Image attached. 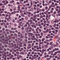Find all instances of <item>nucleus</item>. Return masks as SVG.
Masks as SVG:
<instances>
[{
  "label": "nucleus",
  "instance_id": "nucleus-43",
  "mask_svg": "<svg viewBox=\"0 0 60 60\" xmlns=\"http://www.w3.org/2000/svg\"><path fill=\"white\" fill-rule=\"evenodd\" d=\"M57 16H60V14H57L56 15Z\"/></svg>",
  "mask_w": 60,
  "mask_h": 60
},
{
  "label": "nucleus",
  "instance_id": "nucleus-64",
  "mask_svg": "<svg viewBox=\"0 0 60 60\" xmlns=\"http://www.w3.org/2000/svg\"><path fill=\"white\" fill-rule=\"evenodd\" d=\"M6 4H8L9 2L8 1H6Z\"/></svg>",
  "mask_w": 60,
  "mask_h": 60
},
{
  "label": "nucleus",
  "instance_id": "nucleus-54",
  "mask_svg": "<svg viewBox=\"0 0 60 60\" xmlns=\"http://www.w3.org/2000/svg\"><path fill=\"white\" fill-rule=\"evenodd\" d=\"M25 9V8L24 7H22V10H24Z\"/></svg>",
  "mask_w": 60,
  "mask_h": 60
},
{
  "label": "nucleus",
  "instance_id": "nucleus-17",
  "mask_svg": "<svg viewBox=\"0 0 60 60\" xmlns=\"http://www.w3.org/2000/svg\"><path fill=\"white\" fill-rule=\"evenodd\" d=\"M48 16L49 15L48 14H46V18H48Z\"/></svg>",
  "mask_w": 60,
  "mask_h": 60
},
{
  "label": "nucleus",
  "instance_id": "nucleus-18",
  "mask_svg": "<svg viewBox=\"0 0 60 60\" xmlns=\"http://www.w3.org/2000/svg\"><path fill=\"white\" fill-rule=\"evenodd\" d=\"M49 29H46V31L48 33V32H49Z\"/></svg>",
  "mask_w": 60,
  "mask_h": 60
},
{
  "label": "nucleus",
  "instance_id": "nucleus-33",
  "mask_svg": "<svg viewBox=\"0 0 60 60\" xmlns=\"http://www.w3.org/2000/svg\"><path fill=\"white\" fill-rule=\"evenodd\" d=\"M34 7H36V6H37L35 4H34Z\"/></svg>",
  "mask_w": 60,
  "mask_h": 60
},
{
  "label": "nucleus",
  "instance_id": "nucleus-55",
  "mask_svg": "<svg viewBox=\"0 0 60 60\" xmlns=\"http://www.w3.org/2000/svg\"><path fill=\"white\" fill-rule=\"evenodd\" d=\"M36 26H38V23H36Z\"/></svg>",
  "mask_w": 60,
  "mask_h": 60
},
{
  "label": "nucleus",
  "instance_id": "nucleus-22",
  "mask_svg": "<svg viewBox=\"0 0 60 60\" xmlns=\"http://www.w3.org/2000/svg\"><path fill=\"white\" fill-rule=\"evenodd\" d=\"M34 14H36V13H37V12L36 11L34 12Z\"/></svg>",
  "mask_w": 60,
  "mask_h": 60
},
{
  "label": "nucleus",
  "instance_id": "nucleus-37",
  "mask_svg": "<svg viewBox=\"0 0 60 60\" xmlns=\"http://www.w3.org/2000/svg\"><path fill=\"white\" fill-rule=\"evenodd\" d=\"M39 30L40 32H41V29H39Z\"/></svg>",
  "mask_w": 60,
  "mask_h": 60
},
{
  "label": "nucleus",
  "instance_id": "nucleus-48",
  "mask_svg": "<svg viewBox=\"0 0 60 60\" xmlns=\"http://www.w3.org/2000/svg\"><path fill=\"white\" fill-rule=\"evenodd\" d=\"M44 24V23H43V22H42L41 23V25H42V26H43Z\"/></svg>",
  "mask_w": 60,
  "mask_h": 60
},
{
  "label": "nucleus",
  "instance_id": "nucleus-52",
  "mask_svg": "<svg viewBox=\"0 0 60 60\" xmlns=\"http://www.w3.org/2000/svg\"><path fill=\"white\" fill-rule=\"evenodd\" d=\"M46 38V39H48L49 38V37H48V36H46L45 37Z\"/></svg>",
  "mask_w": 60,
  "mask_h": 60
},
{
  "label": "nucleus",
  "instance_id": "nucleus-39",
  "mask_svg": "<svg viewBox=\"0 0 60 60\" xmlns=\"http://www.w3.org/2000/svg\"><path fill=\"white\" fill-rule=\"evenodd\" d=\"M3 5V4H2V3H0V6H2Z\"/></svg>",
  "mask_w": 60,
  "mask_h": 60
},
{
  "label": "nucleus",
  "instance_id": "nucleus-61",
  "mask_svg": "<svg viewBox=\"0 0 60 60\" xmlns=\"http://www.w3.org/2000/svg\"><path fill=\"white\" fill-rule=\"evenodd\" d=\"M40 22H43V20H42V19L41 20Z\"/></svg>",
  "mask_w": 60,
  "mask_h": 60
},
{
  "label": "nucleus",
  "instance_id": "nucleus-27",
  "mask_svg": "<svg viewBox=\"0 0 60 60\" xmlns=\"http://www.w3.org/2000/svg\"><path fill=\"white\" fill-rule=\"evenodd\" d=\"M58 38V36H57L56 37L55 39H57V38Z\"/></svg>",
  "mask_w": 60,
  "mask_h": 60
},
{
  "label": "nucleus",
  "instance_id": "nucleus-11",
  "mask_svg": "<svg viewBox=\"0 0 60 60\" xmlns=\"http://www.w3.org/2000/svg\"><path fill=\"white\" fill-rule=\"evenodd\" d=\"M40 34L41 36H43V33L42 32H41L40 33Z\"/></svg>",
  "mask_w": 60,
  "mask_h": 60
},
{
  "label": "nucleus",
  "instance_id": "nucleus-19",
  "mask_svg": "<svg viewBox=\"0 0 60 60\" xmlns=\"http://www.w3.org/2000/svg\"><path fill=\"white\" fill-rule=\"evenodd\" d=\"M16 22V21H15V20L13 19V23H15Z\"/></svg>",
  "mask_w": 60,
  "mask_h": 60
},
{
  "label": "nucleus",
  "instance_id": "nucleus-31",
  "mask_svg": "<svg viewBox=\"0 0 60 60\" xmlns=\"http://www.w3.org/2000/svg\"><path fill=\"white\" fill-rule=\"evenodd\" d=\"M4 51H7V49H6L4 48Z\"/></svg>",
  "mask_w": 60,
  "mask_h": 60
},
{
  "label": "nucleus",
  "instance_id": "nucleus-14",
  "mask_svg": "<svg viewBox=\"0 0 60 60\" xmlns=\"http://www.w3.org/2000/svg\"><path fill=\"white\" fill-rule=\"evenodd\" d=\"M25 19H26V20H28V17H26L25 18Z\"/></svg>",
  "mask_w": 60,
  "mask_h": 60
},
{
  "label": "nucleus",
  "instance_id": "nucleus-41",
  "mask_svg": "<svg viewBox=\"0 0 60 60\" xmlns=\"http://www.w3.org/2000/svg\"><path fill=\"white\" fill-rule=\"evenodd\" d=\"M52 16H53V17H55V15H54V14H52Z\"/></svg>",
  "mask_w": 60,
  "mask_h": 60
},
{
  "label": "nucleus",
  "instance_id": "nucleus-6",
  "mask_svg": "<svg viewBox=\"0 0 60 60\" xmlns=\"http://www.w3.org/2000/svg\"><path fill=\"white\" fill-rule=\"evenodd\" d=\"M45 40V38H44L42 39V41H44V40Z\"/></svg>",
  "mask_w": 60,
  "mask_h": 60
},
{
  "label": "nucleus",
  "instance_id": "nucleus-13",
  "mask_svg": "<svg viewBox=\"0 0 60 60\" xmlns=\"http://www.w3.org/2000/svg\"><path fill=\"white\" fill-rule=\"evenodd\" d=\"M20 7H18V11H20Z\"/></svg>",
  "mask_w": 60,
  "mask_h": 60
},
{
  "label": "nucleus",
  "instance_id": "nucleus-56",
  "mask_svg": "<svg viewBox=\"0 0 60 60\" xmlns=\"http://www.w3.org/2000/svg\"><path fill=\"white\" fill-rule=\"evenodd\" d=\"M40 56H39L38 57V60H40Z\"/></svg>",
  "mask_w": 60,
  "mask_h": 60
},
{
  "label": "nucleus",
  "instance_id": "nucleus-58",
  "mask_svg": "<svg viewBox=\"0 0 60 60\" xmlns=\"http://www.w3.org/2000/svg\"><path fill=\"white\" fill-rule=\"evenodd\" d=\"M48 9V7H46L45 8V10H46Z\"/></svg>",
  "mask_w": 60,
  "mask_h": 60
},
{
  "label": "nucleus",
  "instance_id": "nucleus-28",
  "mask_svg": "<svg viewBox=\"0 0 60 60\" xmlns=\"http://www.w3.org/2000/svg\"><path fill=\"white\" fill-rule=\"evenodd\" d=\"M53 54L54 56H56V54L55 52H54V53Z\"/></svg>",
  "mask_w": 60,
  "mask_h": 60
},
{
  "label": "nucleus",
  "instance_id": "nucleus-2",
  "mask_svg": "<svg viewBox=\"0 0 60 60\" xmlns=\"http://www.w3.org/2000/svg\"><path fill=\"white\" fill-rule=\"evenodd\" d=\"M29 30V27H27L25 28V30L26 32H28V30Z\"/></svg>",
  "mask_w": 60,
  "mask_h": 60
},
{
  "label": "nucleus",
  "instance_id": "nucleus-38",
  "mask_svg": "<svg viewBox=\"0 0 60 60\" xmlns=\"http://www.w3.org/2000/svg\"><path fill=\"white\" fill-rule=\"evenodd\" d=\"M30 4L31 6H32L33 5V2H31Z\"/></svg>",
  "mask_w": 60,
  "mask_h": 60
},
{
  "label": "nucleus",
  "instance_id": "nucleus-42",
  "mask_svg": "<svg viewBox=\"0 0 60 60\" xmlns=\"http://www.w3.org/2000/svg\"><path fill=\"white\" fill-rule=\"evenodd\" d=\"M45 48H47L48 47V45H45Z\"/></svg>",
  "mask_w": 60,
  "mask_h": 60
},
{
  "label": "nucleus",
  "instance_id": "nucleus-3",
  "mask_svg": "<svg viewBox=\"0 0 60 60\" xmlns=\"http://www.w3.org/2000/svg\"><path fill=\"white\" fill-rule=\"evenodd\" d=\"M50 57V58H54L55 57V56L54 55H50L49 56Z\"/></svg>",
  "mask_w": 60,
  "mask_h": 60
},
{
  "label": "nucleus",
  "instance_id": "nucleus-21",
  "mask_svg": "<svg viewBox=\"0 0 60 60\" xmlns=\"http://www.w3.org/2000/svg\"><path fill=\"white\" fill-rule=\"evenodd\" d=\"M30 10L31 11H33V10H34V9H33V8H31L30 9Z\"/></svg>",
  "mask_w": 60,
  "mask_h": 60
},
{
  "label": "nucleus",
  "instance_id": "nucleus-32",
  "mask_svg": "<svg viewBox=\"0 0 60 60\" xmlns=\"http://www.w3.org/2000/svg\"><path fill=\"white\" fill-rule=\"evenodd\" d=\"M38 40L40 42H41V40L40 39H38Z\"/></svg>",
  "mask_w": 60,
  "mask_h": 60
},
{
  "label": "nucleus",
  "instance_id": "nucleus-60",
  "mask_svg": "<svg viewBox=\"0 0 60 60\" xmlns=\"http://www.w3.org/2000/svg\"><path fill=\"white\" fill-rule=\"evenodd\" d=\"M10 11H12V9H10Z\"/></svg>",
  "mask_w": 60,
  "mask_h": 60
},
{
  "label": "nucleus",
  "instance_id": "nucleus-62",
  "mask_svg": "<svg viewBox=\"0 0 60 60\" xmlns=\"http://www.w3.org/2000/svg\"><path fill=\"white\" fill-rule=\"evenodd\" d=\"M47 60H49L50 59V58H47Z\"/></svg>",
  "mask_w": 60,
  "mask_h": 60
},
{
  "label": "nucleus",
  "instance_id": "nucleus-26",
  "mask_svg": "<svg viewBox=\"0 0 60 60\" xmlns=\"http://www.w3.org/2000/svg\"><path fill=\"white\" fill-rule=\"evenodd\" d=\"M47 36H48L49 37H50V34H49L47 35Z\"/></svg>",
  "mask_w": 60,
  "mask_h": 60
},
{
  "label": "nucleus",
  "instance_id": "nucleus-25",
  "mask_svg": "<svg viewBox=\"0 0 60 60\" xmlns=\"http://www.w3.org/2000/svg\"><path fill=\"white\" fill-rule=\"evenodd\" d=\"M43 22L44 23H46L47 22L46 21H45V20L43 21Z\"/></svg>",
  "mask_w": 60,
  "mask_h": 60
},
{
  "label": "nucleus",
  "instance_id": "nucleus-4",
  "mask_svg": "<svg viewBox=\"0 0 60 60\" xmlns=\"http://www.w3.org/2000/svg\"><path fill=\"white\" fill-rule=\"evenodd\" d=\"M49 10H50V9H49V10L46 11V12L47 11V12H48V14H50V12H48V11H49Z\"/></svg>",
  "mask_w": 60,
  "mask_h": 60
},
{
  "label": "nucleus",
  "instance_id": "nucleus-1",
  "mask_svg": "<svg viewBox=\"0 0 60 60\" xmlns=\"http://www.w3.org/2000/svg\"><path fill=\"white\" fill-rule=\"evenodd\" d=\"M40 45H39V46H38V45L37 46V48H36V49H38H38H41V47L40 46Z\"/></svg>",
  "mask_w": 60,
  "mask_h": 60
},
{
  "label": "nucleus",
  "instance_id": "nucleus-59",
  "mask_svg": "<svg viewBox=\"0 0 60 60\" xmlns=\"http://www.w3.org/2000/svg\"><path fill=\"white\" fill-rule=\"evenodd\" d=\"M4 54L5 55H6V52H4Z\"/></svg>",
  "mask_w": 60,
  "mask_h": 60
},
{
  "label": "nucleus",
  "instance_id": "nucleus-8",
  "mask_svg": "<svg viewBox=\"0 0 60 60\" xmlns=\"http://www.w3.org/2000/svg\"><path fill=\"white\" fill-rule=\"evenodd\" d=\"M53 47H54V45H52L50 46V48H53Z\"/></svg>",
  "mask_w": 60,
  "mask_h": 60
},
{
  "label": "nucleus",
  "instance_id": "nucleus-47",
  "mask_svg": "<svg viewBox=\"0 0 60 60\" xmlns=\"http://www.w3.org/2000/svg\"><path fill=\"white\" fill-rule=\"evenodd\" d=\"M40 44H43V42H40Z\"/></svg>",
  "mask_w": 60,
  "mask_h": 60
},
{
  "label": "nucleus",
  "instance_id": "nucleus-53",
  "mask_svg": "<svg viewBox=\"0 0 60 60\" xmlns=\"http://www.w3.org/2000/svg\"><path fill=\"white\" fill-rule=\"evenodd\" d=\"M35 35L36 36H38V34H35Z\"/></svg>",
  "mask_w": 60,
  "mask_h": 60
},
{
  "label": "nucleus",
  "instance_id": "nucleus-45",
  "mask_svg": "<svg viewBox=\"0 0 60 60\" xmlns=\"http://www.w3.org/2000/svg\"><path fill=\"white\" fill-rule=\"evenodd\" d=\"M43 18V16L42 15H41L40 16V18Z\"/></svg>",
  "mask_w": 60,
  "mask_h": 60
},
{
  "label": "nucleus",
  "instance_id": "nucleus-7",
  "mask_svg": "<svg viewBox=\"0 0 60 60\" xmlns=\"http://www.w3.org/2000/svg\"><path fill=\"white\" fill-rule=\"evenodd\" d=\"M56 33H55V34H57V32H58V30H55Z\"/></svg>",
  "mask_w": 60,
  "mask_h": 60
},
{
  "label": "nucleus",
  "instance_id": "nucleus-40",
  "mask_svg": "<svg viewBox=\"0 0 60 60\" xmlns=\"http://www.w3.org/2000/svg\"><path fill=\"white\" fill-rule=\"evenodd\" d=\"M10 58L9 57H8L7 58V60H10Z\"/></svg>",
  "mask_w": 60,
  "mask_h": 60
},
{
  "label": "nucleus",
  "instance_id": "nucleus-63",
  "mask_svg": "<svg viewBox=\"0 0 60 60\" xmlns=\"http://www.w3.org/2000/svg\"><path fill=\"white\" fill-rule=\"evenodd\" d=\"M13 60H15V58H12Z\"/></svg>",
  "mask_w": 60,
  "mask_h": 60
},
{
  "label": "nucleus",
  "instance_id": "nucleus-9",
  "mask_svg": "<svg viewBox=\"0 0 60 60\" xmlns=\"http://www.w3.org/2000/svg\"><path fill=\"white\" fill-rule=\"evenodd\" d=\"M31 46H28L27 48V49H31Z\"/></svg>",
  "mask_w": 60,
  "mask_h": 60
},
{
  "label": "nucleus",
  "instance_id": "nucleus-12",
  "mask_svg": "<svg viewBox=\"0 0 60 60\" xmlns=\"http://www.w3.org/2000/svg\"><path fill=\"white\" fill-rule=\"evenodd\" d=\"M28 46H30V47H31V45L30 44H28Z\"/></svg>",
  "mask_w": 60,
  "mask_h": 60
},
{
  "label": "nucleus",
  "instance_id": "nucleus-35",
  "mask_svg": "<svg viewBox=\"0 0 60 60\" xmlns=\"http://www.w3.org/2000/svg\"><path fill=\"white\" fill-rule=\"evenodd\" d=\"M32 7V6H31L30 7L29 6L28 7V8L29 9H30Z\"/></svg>",
  "mask_w": 60,
  "mask_h": 60
},
{
  "label": "nucleus",
  "instance_id": "nucleus-49",
  "mask_svg": "<svg viewBox=\"0 0 60 60\" xmlns=\"http://www.w3.org/2000/svg\"><path fill=\"white\" fill-rule=\"evenodd\" d=\"M27 43H28V44H30V41H28L27 42Z\"/></svg>",
  "mask_w": 60,
  "mask_h": 60
},
{
  "label": "nucleus",
  "instance_id": "nucleus-29",
  "mask_svg": "<svg viewBox=\"0 0 60 60\" xmlns=\"http://www.w3.org/2000/svg\"><path fill=\"white\" fill-rule=\"evenodd\" d=\"M10 15H9V17H10V16L11 15V13H10Z\"/></svg>",
  "mask_w": 60,
  "mask_h": 60
},
{
  "label": "nucleus",
  "instance_id": "nucleus-5",
  "mask_svg": "<svg viewBox=\"0 0 60 60\" xmlns=\"http://www.w3.org/2000/svg\"><path fill=\"white\" fill-rule=\"evenodd\" d=\"M47 50L46 49H43L42 50V52H46Z\"/></svg>",
  "mask_w": 60,
  "mask_h": 60
},
{
  "label": "nucleus",
  "instance_id": "nucleus-34",
  "mask_svg": "<svg viewBox=\"0 0 60 60\" xmlns=\"http://www.w3.org/2000/svg\"><path fill=\"white\" fill-rule=\"evenodd\" d=\"M17 4H19V2H17Z\"/></svg>",
  "mask_w": 60,
  "mask_h": 60
},
{
  "label": "nucleus",
  "instance_id": "nucleus-10",
  "mask_svg": "<svg viewBox=\"0 0 60 60\" xmlns=\"http://www.w3.org/2000/svg\"><path fill=\"white\" fill-rule=\"evenodd\" d=\"M51 7H53L54 8H55V5H51Z\"/></svg>",
  "mask_w": 60,
  "mask_h": 60
},
{
  "label": "nucleus",
  "instance_id": "nucleus-57",
  "mask_svg": "<svg viewBox=\"0 0 60 60\" xmlns=\"http://www.w3.org/2000/svg\"><path fill=\"white\" fill-rule=\"evenodd\" d=\"M27 9V7H26L25 8V10H26Z\"/></svg>",
  "mask_w": 60,
  "mask_h": 60
},
{
  "label": "nucleus",
  "instance_id": "nucleus-51",
  "mask_svg": "<svg viewBox=\"0 0 60 60\" xmlns=\"http://www.w3.org/2000/svg\"><path fill=\"white\" fill-rule=\"evenodd\" d=\"M16 8H15L14 9V11H15V10H16Z\"/></svg>",
  "mask_w": 60,
  "mask_h": 60
},
{
  "label": "nucleus",
  "instance_id": "nucleus-20",
  "mask_svg": "<svg viewBox=\"0 0 60 60\" xmlns=\"http://www.w3.org/2000/svg\"><path fill=\"white\" fill-rule=\"evenodd\" d=\"M60 10H59L57 12V13H59V14H60Z\"/></svg>",
  "mask_w": 60,
  "mask_h": 60
},
{
  "label": "nucleus",
  "instance_id": "nucleus-30",
  "mask_svg": "<svg viewBox=\"0 0 60 60\" xmlns=\"http://www.w3.org/2000/svg\"><path fill=\"white\" fill-rule=\"evenodd\" d=\"M37 47V46H36V45H35L34 46V48H35V49H36Z\"/></svg>",
  "mask_w": 60,
  "mask_h": 60
},
{
  "label": "nucleus",
  "instance_id": "nucleus-44",
  "mask_svg": "<svg viewBox=\"0 0 60 60\" xmlns=\"http://www.w3.org/2000/svg\"><path fill=\"white\" fill-rule=\"evenodd\" d=\"M24 26H25V27H26L27 26V24H26L25 25H24Z\"/></svg>",
  "mask_w": 60,
  "mask_h": 60
},
{
  "label": "nucleus",
  "instance_id": "nucleus-46",
  "mask_svg": "<svg viewBox=\"0 0 60 60\" xmlns=\"http://www.w3.org/2000/svg\"><path fill=\"white\" fill-rule=\"evenodd\" d=\"M24 29V27H22L21 28V29H22V30H23Z\"/></svg>",
  "mask_w": 60,
  "mask_h": 60
},
{
  "label": "nucleus",
  "instance_id": "nucleus-24",
  "mask_svg": "<svg viewBox=\"0 0 60 60\" xmlns=\"http://www.w3.org/2000/svg\"><path fill=\"white\" fill-rule=\"evenodd\" d=\"M47 23H49V22H50L49 21H48V20H47Z\"/></svg>",
  "mask_w": 60,
  "mask_h": 60
},
{
  "label": "nucleus",
  "instance_id": "nucleus-50",
  "mask_svg": "<svg viewBox=\"0 0 60 60\" xmlns=\"http://www.w3.org/2000/svg\"><path fill=\"white\" fill-rule=\"evenodd\" d=\"M10 59H11L12 58V57L11 56H10Z\"/></svg>",
  "mask_w": 60,
  "mask_h": 60
},
{
  "label": "nucleus",
  "instance_id": "nucleus-15",
  "mask_svg": "<svg viewBox=\"0 0 60 60\" xmlns=\"http://www.w3.org/2000/svg\"><path fill=\"white\" fill-rule=\"evenodd\" d=\"M43 32L44 33H47V31H43Z\"/></svg>",
  "mask_w": 60,
  "mask_h": 60
},
{
  "label": "nucleus",
  "instance_id": "nucleus-23",
  "mask_svg": "<svg viewBox=\"0 0 60 60\" xmlns=\"http://www.w3.org/2000/svg\"><path fill=\"white\" fill-rule=\"evenodd\" d=\"M38 24H41V22L40 21H39L38 22Z\"/></svg>",
  "mask_w": 60,
  "mask_h": 60
},
{
  "label": "nucleus",
  "instance_id": "nucleus-16",
  "mask_svg": "<svg viewBox=\"0 0 60 60\" xmlns=\"http://www.w3.org/2000/svg\"><path fill=\"white\" fill-rule=\"evenodd\" d=\"M21 16L22 17H24L25 16H24V15L23 14H21Z\"/></svg>",
  "mask_w": 60,
  "mask_h": 60
},
{
  "label": "nucleus",
  "instance_id": "nucleus-36",
  "mask_svg": "<svg viewBox=\"0 0 60 60\" xmlns=\"http://www.w3.org/2000/svg\"><path fill=\"white\" fill-rule=\"evenodd\" d=\"M37 6L38 7H39L40 6V4H38L37 5Z\"/></svg>",
  "mask_w": 60,
  "mask_h": 60
}]
</instances>
